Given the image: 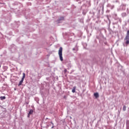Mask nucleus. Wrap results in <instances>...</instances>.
Returning a JSON list of instances; mask_svg holds the SVG:
<instances>
[{
	"mask_svg": "<svg viewBox=\"0 0 129 129\" xmlns=\"http://www.w3.org/2000/svg\"><path fill=\"white\" fill-rule=\"evenodd\" d=\"M67 72V70L64 69V73H66Z\"/></svg>",
	"mask_w": 129,
	"mask_h": 129,
	"instance_id": "nucleus-10",
	"label": "nucleus"
},
{
	"mask_svg": "<svg viewBox=\"0 0 129 129\" xmlns=\"http://www.w3.org/2000/svg\"><path fill=\"white\" fill-rule=\"evenodd\" d=\"M63 20H64V17H60V18L58 19V21H63Z\"/></svg>",
	"mask_w": 129,
	"mask_h": 129,
	"instance_id": "nucleus-7",
	"label": "nucleus"
},
{
	"mask_svg": "<svg viewBox=\"0 0 129 129\" xmlns=\"http://www.w3.org/2000/svg\"><path fill=\"white\" fill-rule=\"evenodd\" d=\"M63 51V48L62 47H60L58 50V55L59 57V59L62 61H63V54L62 53V52Z\"/></svg>",
	"mask_w": 129,
	"mask_h": 129,
	"instance_id": "nucleus-2",
	"label": "nucleus"
},
{
	"mask_svg": "<svg viewBox=\"0 0 129 129\" xmlns=\"http://www.w3.org/2000/svg\"><path fill=\"white\" fill-rule=\"evenodd\" d=\"M94 96H95L96 98H98V97H99V94H98V93H95L94 94Z\"/></svg>",
	"mask_w": 129,
	"mask_h": 129,
	"instance_id": "nucleus-5",
	"label": "nucleus"
},
{
	"mask_svg": "<svg viewBox=\"0 0 129 129\" xmlns=\"http://www.w3.org/2000/svg\"><path fill=\"white\" fill-rule=\"evenodd\" d=\"M25 77H26V74H25V73H23L22 78L21 80L20 81V82H19V83L18 84V86H21V85L22 84L23 82H24V79H25Z\"/></svg>",
	"mask_w": 129,
	"mask_h": 129,
	"instance_id": "nucleus-3",
	"label": "nucleus"
},
{
	"mask_svg": "<svg viewBox=\"0 0 129 129\" xmlns=\"http://www.w3.org/2000/svg\"><path fill=\"white\" fill-rule=\"evenodd\" d=\"M76 89V87H74L72 89L73 93H75V90Z\"/></svg>",
	"mask_w": 129,
	"mask_h": 129,
	"instance_id": "nucleus-6",
	"label": "nucleus"
},
{
	"mask_svg": "<svg viewBox=\"0 0 129 129\" xmlns=\"http://www.w3.org/2000/svg\"><path fill=\"white\" fill-rule=\"evenodd\" d=\"M33 112H34V111L33 110V109H31V110L29 111V112L28 117H30V114H33Z\"/></svg>",
	"mask_w": 129,
	"mask_h": 129,
	"instance_id": "nucleus-4",
	"label": "nucleus"
},
{
	"mask_svg": "<svg viewBox=\"0 0 129 129\" xmlns=\"http://www.w3.org/2000/svg\"><path fill=\"white\" fill-rule=\"evenodd\" d=\"M0 99H1V100H4V99H6V97L5 96L1 97Z\"/></svg>",
	"mask_w": 129,
	"mask_h": 129,
	"instance_id": "nucleus-9",
	"label": "nucleus"
},
{
	"mask_svg": "<svg viewBox=\"0 0 129 129\" xmlns=\"http://www.w3.org/2000/svg\"><path fill=\"white\" fill-rule=\"evenodd\" d=\"M73 50H75V49L74 48H73Z\"/></svg>",
	"mask_w": 129,
	"mask_h": 129,
	"instance_id": "nucleus-11",
	"label": "nucleus"
},
{
	"mask_svg": "<svg viewBox=\"0 0 129 129\" xmlns=\"http://www.w3.org/2000/svg\"><path fill=\"white\" fill-rule=\"evenodd\" d=\"M123 110L124 111H125L126 110V106H125V105L123 106Z\"/></svg>",
	"mask_w": 129,
	"mask_h": 129,
	"instance_id": "nucleus-8",
	"label": "nucleus"
},
{
	"mask_svg": "<svg viewBox=\"0 0 129 129\" xmlns=\"http://www.w3.org/2000/svg\"><path fill=\"white\" fill-rule=\"evenodd\" d=\"M125 45L126 47L129 45V30L127 31L126 35L124 39Z\"/></svg>",
	"mask_w": 129,
	"mask_h": 129,
	"instance_id": "nucleus-1",
	"label": "nucleus"
}]
</instances>
